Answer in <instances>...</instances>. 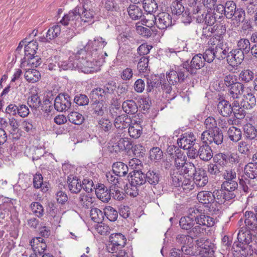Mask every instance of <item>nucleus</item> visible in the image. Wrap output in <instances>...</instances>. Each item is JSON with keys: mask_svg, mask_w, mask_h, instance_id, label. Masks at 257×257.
I'll return each mask as SVG.
<instances>
[{"mask_svg": "<svg viewBox=\"0 0 257 257\" xmlns=\"http://www.w3.org/2000/svg\"><path fill=\"white\" fill-rule=\"evenodd\" d=\"M110 243L107 246L108 250L111 253H117L120 250H125L122 248L126 244V239L124 235L120 233L111 234L109 238Z\"/></svg>", "mask_w": 257, "mask_h": 257, "instance_id": "nucleus-1", "label": "nucleus"}, {"mask_svg": "<svg viewBox=\"0 0 257 257\" xmlns=\"http://www.w3.org/2000/svg\"><path fill=\"white\" fill-rule=\"evenodd\" d=\"M223 140V136L221 131L216 129L213 131H204L201 135L200 140L202 143H207L210 145L214 143L216 145L222 144Z\"/></svg>", "mask_w": 257, "mask_h": 257, "instance_id": "nucleus-2", "label": "nucleus"}, {"mask_svg": "<svg viewBox=\"0 0 257 257\" xmlns=\"http://www.w3.org/2000/svg\"><path fill=\"white\" fill-rule=\"evenodd\" d=\"M81 10V8L80 7H75L72 10L69 11L68 14L65 15L60 23L65 26L69 25L74 27L79 26V23H80V14Z\"/></svg>", "mask_w": 257, "mask_h": 257, "instance_id": "nucleus-3", "label": "nucleus"}, {"mask_svg": "<svg viewBox=\"0 0 257 257\" xmlns=\"http://www.w3.org/2000/svg\"><path fill=\"white\" fill-rule=\"evenodd\" d=\"M81 15H80V25H82L86 23L93 22L94 12L92 9V2L90 0H84L82 4V8L80 10Z\"/></svg>", "mask_w": 257, "mask_h": 257, "instance_id": "nucleus-4", "label": "nucleus"}, {"mask_svg": "<svg viewBox=\"0 0 257 257\" xmlns=\"http://www.w3.org/2000/svg\"><path fill=\"white\" fill-rule=\"evenodd\" d=\"M204 64L205 61L202 57V54H198L192 58L189 64L186 62L183 64V66L188 72L194 75L196 74L198 70L204 67Z\"/></svg>", "mask_w": 257, "mask_h": 257, "instance_id": "nucleus-5", "label": "nucleus"}, {"mask_svg": "<svg viewBox=\"0 0 257 257\" xmlns=\"http://www.w3.org/2000/svg\"><path fill=\"white\" fill-rule=\"evenodd\" d=\"M185 69L184 66L182 68L175 67V69H171L167 75V78L171 85H174L177 82H183L187 76L184 74Z\"/></svg>", "mask_w": 257, "mask_h": 257, "instance_id": "nucleus-6", "label": "nucleus"}, {"mask_svg": "<svg viewBox=\"0 0 257 257\" xmlns=\"http://www.w3.org/2000/svg\"><path fill=\"white\" fill-rule=\"evenodd\" d=\"M71 101L67 94H60L55 98L54 106L58 111H66L70 108Z\"/></svg>", "mask_w": 257, "mask_h": 257, "instance_id": "nucleus-7", "label": "nucleus"}, {"mask_svg": "<svg viewBox=\"0 0 257 257\" xmlns=\"http://www.w3.org/2000/svg\"><path fill=\"white\" fill-rule=\"evenodd\" d=\"M221 188L224 191L223 198L225 200H231L236 197L238 183L237 181L222 182Z\"/></svg>", "mask_w": 257, "mask_h": 257, "instance_id": "nucleus-8", "label": "nucleus"}, {"mask_svg": "<svg viewBox=\"0 0 257 257\" xmlns=\"http://www.w3.org/2000/svg\"><path fill=\"white\" fill-rule=\"evenodd\" d=\"M244 58V54L239 49H235L229 51L227 60L230 65L237 66L241 64Z\"/></svg>", "mask_w": 257, "mask_h": 257, "instance_id": "nucleus-9", "label": "nucleus"}, {"mask_svg": "<svg viewBox=\"0 0 257 257\" xmlns=\"http://www.w3.org/2000/svg\"><path fill=\"white\" fill-rule=\"evenodd\" d=\"M109 189L103 184H99L95 189V194L98 198L103 202H108L111 198V191L113 190L112 186L109 187Z\"/></svg>", "mask_w": 257, "mask_h": 257, "instance_id": "nucleus-10", "label": "nucleus"}, {"mask_svg": "<svg viewBox=\"0 0 257 257\" xmlns=\"http://www.w3.org/2000/svg\"><path fill=\"white\" fill-rule=\"evenodd\" d=\"M237 239L242 244H249L250 243H257V236L253 235L249 230L244 231L242 227L237 234Z\"/></svg>", "mask_w": 257, "mask_h": 257, "instance_id": "nucleus-11", "label": "nucleus"}, {"mask_svg": "<svg viewBox=\"0 0 257 257\" xmlns=\"http://www.w3.org/2000/svg\"><path fill=\"white\" fill-rule=\"evenodd\" d=\"M130 185L132 187L141 186L146 183V174L139 170H134L130 173Z\"/></svg>", "mask_w": 257, "mask_h": 257, "instance_id": "nucleus-12", "label": "nucleus"}, {"mask_svg": "<svg viewBox=\"0 0 257 257\" xmlns=\"http://www.w3.org/2000/svg\"><path fill=\"white\" fill-rule=\"evenodd\" d=\"M195 141L196 138L193 133H185L178 139L177 144L179 147L185 150L193 146Z\"/></svg>", "mask_w": 257, "mask_h": 257, "instance_id": "nucleus-13", "label": "nucleus"}, {"mask_svg": "<svg viewBox=\"0 0 257 257\" xmlns=\"http://www.w3.org/2000/svg\"><path fill=\"white\" fill-rule=\"evenodd\" d=\"M222 191L220 190H216L215 195L216 198L213 201L209 203L207 205H205V207L212 214H217L219 211L220 204L223 203V199L218 198V196L220 197L222 196Z\"/></svg>", "mask_w": 257, "mask_h": 257, "instance_id": "nucleus-14", "label": "nucleus"}, {"mask_svg": "<svg viewBox=\"0 0 257 257\" xmlns=\"http://www.w3.org/2000/svg\"><path fill=\"white\" fill-rule=\"evenodd\" d=\"M208 178L205 171L202 169L195 170L193 173V183L198 187H202L208 183Z\"/></svg>", "mask_w": 257, "mask_h": 257, "instance_id": "nucleus-15", "label": "nucleus"}, {"mask_svg": "<svg viewBox=\"0 0 257 257\" xmlns=\"http://www.w3.org/2000/svg\"><path fill=\"white\" fill-rule=\"evenodd\" d=\"M254 214L252 211H246L244 213V222L246 228L251 230H255L257 229V214L255 211Z\"/></svg>", "mask_w": 257, "mask_h": 257, "instance_id": "nucleus-16", "label": "nucleus"}, {"mask_svg": "<svg viewBox=\"0 0 257 257\" xmlns=\"http://www.w3.org/2000/svg\"><path fill=\"white\" fill-rule=\"evenodd\" d=\"M157 25L160 29H166L172 25V17L167 13H159L157 15Z\"/></svg>", "mask_w": 257, "mask_h": 257, "instance_id": "nucleus-17", "label": "nucleus"}, {"mask_svg": "<svg viewBox=\"0 0 257 257\" xmlns=\"http://www.w3.org/2000/svg\"><path fill=\"white\" fill-rule=\"evenodd\" d=\"M75 57H76L77 61L76 68L81 70L82 72L85 73H90L94 71V64L93 62L83 58L79 60L77 59V56H75Z\"/></svg>", "mask_w": 257, "mask_h": 257, "instance_id": "nucleus-18", "label": "nucleus"}, {"mask_svg": "<svg viewBox=\"0 0 257 257\" xmlns=\"http://www.w3.org/2000/svg\"><path fill=\"white\" fill-rule=\"evenodd\" d=\"M217 108L219 113L223 117H229L233 113L231 104L226 100L219 101Z\"/></svg>", "mask_w": 257, "mask_h": 257, "instance_id": "nucleus-19", "label": "nucleus"}, {"mask_svg": "<svg viewBox=\"0 0 257 257\" xmlns=\"http://www.w3.org/2000/svg\"><path fill=\"white\" fill-rule=\"evenodd\" d=\"M198 150V155L199 158L204 161H208L213 157V152L211 147L207 143H202Z\"/></svg>", "mask_w": 257, "mask_h": 257, "instance_id": "nucleus-20", "label": "nucleus"}, {"mask_svg": "<svg viewBox=\"0 0 257 257\" xmlns=\"http://www.w3.org/2000/svg\"><path fill=\"white\" fill-rule=\"evenodd\" d=\"M132 122V119L126 114H122L116 117L113 124L114 126L119 130H123L128 127Z\"/></svg>", "mask_w": 257, "mask_h": 257, "instance_id": "nucleus-21", "label": "nucleus"}, {"mask_svg": "<svg viewBox=\"0 0 257 257\" xmlns=\"http://www.w3.org/2000/svg\"><path fill=\"white\" fill-rule=\"evenodd\" d=\"M216 191L213 193L208 191H202L199 192L197 195V199L199 202L204 204V207L205 205H207L211 201H213V199H215Z\"/></svg>", "mask_w": 257, "mask_h": 257, "instance_id": "nucleus-22", "label": "nucleus"}, {"mask_svg": "<svg viewBox=\"0 0 257 257\" xmlns=\"http://www.w3.org/2000/svg\"><path fill=\"white\" fill-rule=\"evenodd\" d=\"M244 85L241 83L237 82L230 87L228 91V96L233 100L239 98L244 92Z\"/></svg>", "mask_w": 257, "mask_h": 257, "instance_id": "nucleus-23", "label": "nucleus"}, {"mask_svg": "<svg viewBox=\"0 0 257 257\" xmlns=\"http://www.w3.org/2000/svg\"><path fill=\"white\" fill-rule=\"evenodd\" d=\"M195 221L198 225L203 226L211 227L215 224V219L209 216L201 213L195 217Z\"/></svg>", "mask_w": 257, "mask_h": 257, "instance_id": "nucleus-24", "label": "nucleus"}, {"mask_svg": "<svg viewBox=\"0 0 257 257\" xmlns=\"http://www.w3.org/2000/svg\"><path fill=\"white\" fill-rule=\"evenodd\" d=\"M113 173L119 177L125 176L128 173V166L123 162H116L112 166Z\"/></svg>", "mask_w": 257, "mask_h": 257, "instance_id": "nucleus-25", "label": "nucleus"}, {"mask_svg": "<svg viewBox=\"0 0 257 257\" xmlns=\"http://www.w3.org/2000/svg\"><path fill=\"white\" fill-rule=\"evenodd\" d=\"M222 46H215L213 48L214 54H215L216 58L218 60H222L225 58H227L229 51V48L227 46V43L221 42Z\"/></svg>", "mask_w": 257, "mask_h": 257, "instance_id": "nucleus-26", "label": "nucleus"}, {"mask_svg": "<svg viewBox=\"0 0 257 257\" xmlns=\"http://www.w3.org/2000/svg\"><path fill=\"white\" fill-rule=\"evenodd\" d=\"M68 179V188L72 193L77 194L82 189L81 182L76 177H69Z\"/></svg>", "mask_w": 257, "mask_h": 257, "instance_id": "nucleus-27", "label": "nucleus"}, {"mask_svg": "<svg viewBox=\"0 0 257 257\" xmlns=\"http://www.w3.org/2000/svg\"><path fill=\"white\" fill-rule=\"evenodd\" d=\"M113 147L116 152L124 150L128 151L132 148V143L128 138H120L117 143L113 145Z\"/></svg>", "mask_w": 257, "mask_h": 257, "instance_id": "nucleus-28", "label": "nucleus"}, {"mask_svg": "<svg viewBox=\"0 0 257 257\" xmlns=\"http://www.w3.org/2000/svg\"><path fill=\"white\" fill-rule=\"evenodd\" d=\"M92 113L96 116H101L106 111V107L105 106L103 101L94 100L91 104Z\"/></svg>", "mask_w": 257, "mask_h": 257, "instance_id": "nucleus-29", "label": "nucleus"}, {"mask_svg": "<svg viewBox=\"0 0 257 257\" xmlns=\"http://www.w3.org/2000/svg\"><path fill=\"white\" fill-rule=\"evenodd\" d=\"M203 246L201 249H200L199 254L197 255L198 257H200V256L202 257H213L214 252V244L208 239L205 242Z\"/></svg>", "mask_w": 257, "mask_h": 257, "instance_id": "nucleus-30", "label": "nucleus"}, {"mask_svg": "<svg viewBox=\"0 0 257 257\" xmlns=\"http://www.w3.org/2000/svg\"><path fill=\"white\" fill-rule=\"evenodd\" d=\"M122 108L126 113L130 114H135L138 110V105L133 99L124 101L122 104Z\"/></svg>", "mask_w": 257, "mask_h": 257, "instance_id": "nucleus-31", "label": "nucleus"}, {"mask_svg": "<svg viewBox=\"0 0 257 257\" xmlns=\"http://www.w3.org/2000/svg\"><path fill=\"white\" fill-rule=\"evenodd\" d=\"M107 97L106 90L100 87L93 89L90 92V98L91 100L103 101Z\"/></svg>", "mask_w": 257, "mask_h": 257, "instance_id": "nucleus-32", "label": "nucleus"}, {"mask_svg": "<svg viewBox=\"0 0 257 257\" xmlns=\"http://www.w3.org/2000/svg\"><path fill=\"white\" fill-rule=\"evenodd\" d=\"M244 98L241 102V105L246 109H250L256 104V98L252 93H248L243 96Z\"/></svg>", "mask_w": 257, "mask_h": 257, "instance_id": "nucleus-33", "label": "nucleus"}, {"mask_svg": "<svg viewBox=\"0 0 257 257\" xmlns=\"http://www.w3.org/2000/svg\"><path fill=\"white\" fill-rule=\"evenodd\" d=\"M176 154L173 158L174 160V167L175 169L174 170L179 172L180 170L183 168V166L186 162L187 158L182 152H178Z\"/></svg>", "mask_w": 257, "mask_h": 257, "instance_id": "nucleus-34", "label": "nucleus"}, {"mask_svg": "<svg viewBox=\"0 0 257 257\" xmlns=\"http://www.w3.org/2000/svg\"><path fill=\"white\" fill-rule=\"evenodd\" d=\"M146 182H148L150 184L155 186L158 184L160 181V175L157 171L149 170L146 174Z\"/></svg>", "mask_w": 257, "mask_h": 257, "instance_id": "nucleus-35", "label": "nucleus"}, {"mask_svg": "<svg viewBox=\"0 0 257 257\" xmlns=\"http://www.w3.org/2000/svg\"><path fill=\"white\" fill-rule=\"evenodd\" d=\"M76 58L74 59L73 58H70L68 60H59V70H72L76 68Z\"/></svg>", "mask_w": 257, "mask_h": 257, "instance_id": "nucleus-36", "label": "nucleus"}, {"mask_svg": "<svg viewBox=\"0 0 257 257\" xmlns=\"http://www.w3.org/2000/svg\"><path fill=\"white\" fill-rule=\"evenodd\" d=\"M94 198L89 193L82 192L79 197V203L85 208H89L90 205L93 202Z\"/></svg>", "mask_w": 257, "mask_h": 257, "instance_id": "nucleus-37", "label": "nucleus"}, {"mask_svg": "<svg viewBox=\"0 0 257 257\" xmlns=\"http://www.w3.org/2000/svg\"><path fill=\"white\" fill-rule=\"evenodd\" d=\"M61 33V28L59 25H55L50 28L46 34V37L44 38L46 41L53 40L57 38Z\"/></svg>", "mask_w": 257, "mask_h": 257, "instance_id": "nucleus-38", "label": "nucleus"}, {"mask_svg": "<svg viewBox=\"0 0 257 257\" xmlns=\"http://www.w3.org/2000/svg\"><path fill=\"white\" fill-rule=\"evenodd\" d=\"M224 16L227 19L233 18L234 12L237 9L235 3L233 1H227L224 5Z\"/></svg>", "mask_w": 257, "mask_h": 257, "instance_id": "nucleus-39", "label": "nucleus"}, {"mask_svg": "<svg viewBox=\"0 0 257 257\" xmlns=\"http://www.w3.org/2000/svg\"><path fill=\"white\" fill-rule=\"evenodd\" d=\"M228 138L233 142H237L239 141L242 137L240 130L235 126H231L227 131Z\"/></svg>", "mask_w": 257, "mask_h": 257, "instance_id": "nucleus-40", "label": "nucleus"}, {"mask_svg": "<svg viewBox=\"0 0 257 257\" xmlns=\"http://www.w3.org/2000/svg\"><path fill=\"white\" fill-rule=\"evenodd\" d=\"M244 173L246 177L253 179L257 177V167L253 163H249L245 166Z\"/></svg>", "mask_w": 257, "mask_h": 257, "instance_id": "nucleus-41", "label": "nucleus"}, {"mask_svg": "<svg viewBox=\"0 0 257 257\" xmlns=\"http://www.w3.org/2000/svg\"><path fill=\"white\" fill-rule=\"evenodd\" d=\"M38 49V43L36 41L29 42L25 47L24 57H32L35 55Z\"/></svg>", "mask_w": 257, "mask_h": 257, "instance_id": "nucleus-42", "label": "nucleus"}, {"mask_svg": "<svg viewBox=\"0 0 257 257\" xmlns=\"http://www.w3.org/2000/svg\"><path fill=\"white\" fill-rule=\"evenodd\" d=\"M127 12L130 17L133 20H138L141 18L142 10L135 5H131L127 9Z\"/></svg>", "mask_w": 257, "mask_h": 257, "instance_id": "nucleus-43", "label": "nucleus"}, {"mask_svg": "<svg viewBox=\"0 0 257 257\" xmlns=\"http://www.w3.org/2000/svg\"><path fill=\"white\" fill-rule=\"evenodd\" d=\"M104 212L97 208H92L90 210V217L91 219L97 223L102 222L104 219Z\"/></svg>", "mask_w": 257, "mask_h": 257, "instance_id": "nucleus-44", "label": "nucleus"}, {"mask_svg": "<svg viewBox=\"0 0 257 257\" xmlns=\"http://www.w3.org/2000/svg\"><path fill=\"white\" fill-rule=\"evenodd\" d=\"M171 177L172 185L176 187H180L183 183L181 181L184 179L183 175L178 171L173 170V172H171Z\"/></svg>", "mask_w": 257, "mask_h": 257, "instance_id": "nucleus-45", "label": "nucleus"}, {"mask_svg": "<svg viewBox=\"0 0 257 257\" xmlns=\"http://www.w3.org/2000/svg\"><path fill=\"white\" fill-rule=\"evenodd\" d=\"M128 134L131 137L139 138L142 134V127L138 123H135L129 126Z\"/></svg>", "mask_w": 257, "mask_h": 257, "instance_id": "nucleus-46", "label": "nucleus"}, {"mask_svg": "<svg viewBox=\"0 0 257 257\" xmlns=\"http://www.w3.org/2000/svg\"><path fill=\"white\" fill-rule=\"evenodd\" d=\"M143 8L148 14H152L158 9V4L155 0H143Z\"/></svg>", "mask_w": 257, "mask_h": 257, "instance_id": "nucleus-47", "label": "nucleus"}, {"mask_svg": "<svg viewBox=\"0 0 257 257\" xmlns=\"http://www.w3.org/2000/svg\"><path fill=\"white\" fill-rule=\"evenodd\" d=\"M251 146L248 141H241L238 143L237 151L241 154L248 156L251 153Z\"/></svg>", "mask_w": 257, "mask_h": 257, "instance_id": "nucleus-48", "label": "nucleus"}, {"mask_svg": "<svg viewBox=\"0 0 257 257\" xmlns=\"http://www.w3.org/2000/svg\"><path fill=\"white\" fill-rule=\"evenodd\" d=\"M27 103L32 108L37 109L42 104L40 96L37 93L32 94L28 98Z\"/></svg>", "mask_w": 257, "mask_h": 257, "instance_id": "nucleus-49", "label": "nucleus"}, {"mask_svg": "<svg viewBox=\"0 0 257 257\" xmlns=\"http://www.w3.org/2000/svg\"><path fill=\"white\" fill-rule=\"evenodd\" d=\"M25 77L29 82L35 83L39 80L40 74L37 70H28L25 73Z\"/></svg>", "mask_w": 257, "mask_h": 257, "instance_id": "nucleus-50", "label": "nucleus"}, {"mask_svg": "<svg viewBox=\"0 0 257 257\" xmlns=\"http://www.w3.org/2000/svg\"><path fill=\"white\" fill-rule=\"evenodd\" d=\"M68 118L70 122L77 125L81 124L84 120L83 115L80 113L76 111L70 112L68 115Z\"/></svg>", "mask_w": 257, "mask_h": 257, "instance_id": "nucleus-51", "label": "nucleus"}, {"mask_svg": "<svg viewBox=\"0 0 257 257\" xmlns=\"http://www.w3.org/2000/svg\"><path fill=\"white\" fill-rule=\"evenodd\" d=\"M179 224L180 227L183 229H190L194 224L193 217L188 216L182 217L180 220Z\"/></svg>", "mask_w": 257, "mask_h": 257, "instance_id": "nucleus-52", "label": "nucleus"}, {"mask_svg": "<svg viewBox=\"0 0 257 257\" xmlns=\"http://www.w3.org/2000/svg\"><path fill=\"white\" fill-rule=\"evenodd\" d=\"M104 214L110 221H115L118 217L117 211L110 206H106L104 209Z\"/></svg>", "mask_w": 257, "mask_h": 257, "instance_id": "nucleus-53", "label": "nucleus"}, {"mask_svg": "<svg viewBox=\"0 0 257 257\" xmlns=\"http://www.w3.org/2000/svg\"><path fill=\"white\" fill-rule=\"evenodd\" d=\"M33 186L35 189H41L42 190L46 191L45 188L46 187L45 184L43 182V177L40 174H36L33 178Z\"/></svg>", "mask_w": 257, "mask_h": 257, "instance_id": "nucleus-54", "label": "nucleus"}, {"mask_svg": "<svg viewBox=\"0 0 257 257\" xmlns=\"http://www.w3.org/2000/svg\"><path fill=\"white\" fill-rule=\"evenodd\" d=\"M95 41L89 40L87 44L84 47L85 51L89 52L95 58L98 54V48L97 45L94 44Z\"/></svg>", "mask_w": 257, "mask_h": 257, "instance_id": "nucleus-55", "label": "nucleus"}, {"mask_svg": "<svg viewBox=\"0 0 257 257\" xmlns=\"http://www.w3.org/2000/svg\"><path fill=\"white\" fill-rule=\"evenodd\" d=\"M239 79L245 83H248L253 79L254 73L249 69H244L239 75Z\"/></svg>", "mask_w": 257, "mask_h": 257, "instance_id": "nucleus-56", "label": "nucleus"}, {"mask_svg": "<svg viewBox=\"0 0 257 257\" xmlns=\"http://www.w3.org/2000/svg\"><path fill=\"white\" fill-rule=\"evenodd\" d=\"M250 44L248 39H241L237 43V49L241 50L244 54H247L251 50Z\"/></svg>", "mask_w": 257, "mask_h": 257, "instance_id": "nucleus-57", "label": "nucleus"}, {"mask_svg": "<svg viewBox=\"0 0 257 257\" xmlns=\"http://www.w3.org/2000/svg\"><path fill=\"white\" fill-rule=\"evenodd\" d=\"M98 127L104 132H108L112 128V124L110 120L107 118H102L98 121Z\"/></svg>", "mask_w": 257, "mask_h": 257, "instance_id": "nucleus-58", "label": "nucleus"}, {"mask_svg": "<svg viewBox=\"0 0 257 257\" xmlns=\"http://www.w3.org/2000/svg\"><path fill=\"white\" fill-rule=\"evenodd\" d=\"M30 207L32 212L38 217L43 216L44 210L43 206L39 202H34L32 203Z\"/></svg>", "mask_w": 257, "mask_h": 257, "instance_id": "nucleus-59", "label": "nucleus"}, {"mask_svg": "<svg viewBox=\"0 0 257 257\" xmlns=\"http://www.w3.org/2000/svg\"><path fill=\"white\" fill-rule=\"evenodd\" d=\"M60 57L54 56L47 59L48 68L49 70H56L59 68Z\"/></svg>", "mask_w": 257, "mask_h": 257, "instance_id": "nucleus-60", "label": "nucleus"}, {"mask_svg": "<svg viewBox=\"0 0 257 257\" xmlns=\"http://www.w3.org/2000/svg\"><path fill=\"white\" fill-rule=\"evenodd\" d=\"M23 63H27V65L30 66L37 67L41 64L40 58L35 55L32 57H24L23 59Z\"/></svg>", "mask_w": 257, "mask_h": 257, "instance_id": "nucleus-61", "label": "nucleus"}, {"mask_svg": "<svg viewBox=\"0 0 257 257\" xmlns=\"http://www.w3.org/2000/svg\"><path fill=\"white\" fill-rule=\"evenodd\" d=\"M204 124L207 130L205 131H209V132L219 129L217 126V123L215 119L213 117H207L205 121Z\"/></svg>", "mask_w": 257, "mask_h": 257, "instance_id": "nucleus-62", "label": "nucleus"}, {"mask_svg": "<svg viewBox=\"0 0 257 257\" xmlns=\"http://www.w3.org/2000/svg\"><path fill=\"white\" fill-rule=\"evenodd\" d=\"M244 131L245 137L249 140L254 139L257 136V130L251 125L245 126Z\"/></svg>", "mask_w": 257, "mask_h": 257, "instance_id": "nucleus-63", "label": "nucleus"}, {"mask_svg": "<svg viewBox=\"0 0 257 257\" xmlns=\"http://www.w3.org/2000/svg\"><path fill=\"white\" fill-rule=\"evenodd\" d=\"M163 152L159 147L153 148L150 152V157L152 160L158 161L163 157Z\"/></svg>", "mask_w": 257, "mask_h": 257, "instance_id": "nucleus-64", "label": "nucleus"}]
</instances>
